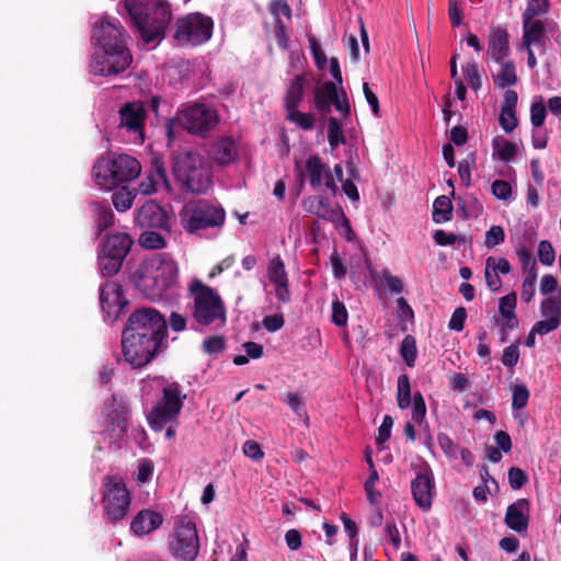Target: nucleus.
<instances>
[{
	"label": "nucleus",
	"instance_id": "37",
	"mask_svg": "<svg viewBox=\"0 0 561 561\" xmlns=\"http://www.w3.org/2000/svg\"><path fill=\"white\" fill-rule=\"evenodd\" d=\"M412 400L410 378L407 374H402L397 381V404L399 409L405 410L411 405Z\"/></svg>",
	"mask_w": 561,
	"mask_h": 561
},
{
	"label": "nucleus",
	"instance_id": "18",
	"mask_svg": "<svg viewBox=\"0 0 561 561\" xmlns=\"http://www.w3.org/2000/svg\"><path fill=\"white\" fill-rule=\"evenodd\" d=\"M411 491L415 504L424 512L430 511L435 494V481L430 467L417 472L411 482Z\"/></svg>",
	"mask_w": 561,
	"mask_h": 561
},
{
	"label": "nucleus",
	"instance_id": "60",
	"mask_svg": "<svg viewBox=\"0 0 561 561\" xmlns=\"http://www.w3.org/2000/svg\"><path fill=\"white\" fill-rule=\"evenodd\" d=\"M437 440L439 447L447 457L455 458L457 456L459 447L447 434L439 433L437 435Z\"/></svg>",
	"mask_w": 561,
	"mask_h": 561
},
{
	"label": "nucleus",
	"instance_id": "6",
	"mask_svg": "<svg viewBox=\"0 0 561 561\" xmlns=\"http://www.w3.org/2000/svg\"><path fill=\"white\" fill-rule=\"evenodd\" d=\"M179 216L181 227L188 234L221 228L226 221L224 207L206 198L188 201L182 206Z\"/></svg>",
	"mask_w": 561,
	"mask_h": 561
},
{
	"label": "nucleus",
	"instance_id": "45",
	"mask_svg": "<svg viewBox=\"0 0 561 561\" xmlns=\"http://www.w3.org/2000/svg\"><path fill=\"white\" fill-rule=\"evenodd\" d=\"M529 400V390L523 383H517L513 388L512 408L513 410L524 409Z\"/></svg>",
	"mask_w": 561,
	"mask_h": 561
},
{
	"label": "nucleus",
	"instance_id": "31",
	"mask_svg": "<svg viewBox=\"0 0 561 561\" xmlns=\"http://www.w3.org/2000/svg\"><path fill=\"white\" fill-rule=\"evenodd\" d=\"M302 207L307 213L318 216L319 218L331 220L333 210L324 196H308L302 201Z\"/></svg>",
	"mask_w": 561,
	"mask_h": 561
},
{
	"label": "nucleus",
	"instance_id": "53",
	"mask_svg": "<svg viewBox=\"0 0 561 561\" xmlns=\"http://www.w3.org/2000/svg\"><path fill=\"white\" fill-rule=\"evenodd\" d=\"M348 320V312L344 302L335 299L332 301V322L337 327L346 325Z\"/></svg>",
	"mask_w": 561,
	"mask_h": 561
},
{
	"label": "nucleus",
	"instance_id": "35",
	"mask_svg": "<svg viewBox=\"0 0 561 561\" xmlns=\"http://www.w3.org/2000/svg\"><path fill=\"white\" fill-rule=\"evenodd\" d=\"M453 217V203L446 195L435 198L433 204L432 218L436 224L447 222Z\"/></svg>",
	"mask_w": 561,
	"mask_h": 561
},
{
	"label": "nucleus",
	"instance_id": "40",
	"mask_svg": "<svg viewBox=\"0 0 561 561\" xmlns=\"http://www.w3.org/2000/svg\"><path fill=\"white\" fill-rule=\"evenodd\" d=\"M400 355L408 367L415 365L417 348L416 341L413 335H405L400 345Z\"/></svg>",
	"mask_w": 561,
	"mask_h": 561
},
{
	"label": "nucleus",
	"instance_id": "26",
	"mask_svg": "<svg viewBox=\"0 0 561 561\" xmlns=\"http://www.w3.org/2000/svg\"><path fill=\"white\" fill-rule=\"evenodd\" d=\"M489 54L495 62H502L508 56L510 35L504 27H493L488 38Z\"/></svg>",
	"mask_w": 561,
	"mask_h": 561
},
{
	"label": "nucleus",
	"instance_id": "43",
	"mask_svg": "<svg viewBox=\"0 0 561 561\" xmlns=\"http://www.w3.org/2000/svg\"><path fill=\"white\" fill-rule=\"evenodd\" d=\"M412 420L417 424H422L426 419V404L423 394L420 391H415L412 400Z\"/></svg>",
	"mask_w": 561,
	"mask_h": 561
},
{
	"label": "nucleus",
	"instance_id": "57",
	"mask_svg": "<svg viewBox=\"0 0 561 561\" xmlns=\"http://www.w3.org/2000/svg\"><path fill=\"white\" fill-rule=\"evenodd\" d=\"M499 123L505 133L511 134L518 125L516 111L501 110Z\"/></svg>",
	"mask_w": 561,
	"mask_h": 561
},
{
	"label": "nucleus",
	"instance_id": "48",
	"mask_svg": "<svg viewBox=\"0 0 561 561\" xmlns=\"http://www.w3.org/2000/svg\"><path fill=\"white\" fill-rule=\"evenodd\" d=\"M547 116V106L545 103L540 101H536L531 103L530 106V122L534 127L538 128L545 124V119Z\"/></svg>",
	"mask_w": 561,
	"mask_h": 561
},
{
	"label": "nucleus",
	"instance_id": "24",
	"mask_svg": "<svg viewBox=\"0 0 561 561\" xmlns=\"http://www.w3.org/2000/svg\"><path fill=\"white\" fill-rule=\"evenodd\" d=\"M159 187L170 190V183L167 176L163 162L154 158L152 160V168L147 176L140 182L139 191L145 195H151L158 191Z\"/></svg>",
	"mask_w": 561,
	"mask_h": 561
},
{
	"label": "nucleus",
	"instance_id": "19",
	"mask_svg": "<svg viewBox=\"0 0 561 561\" xmlns=\"http://www.w3.org/2000/svg\"><path fill=\"white\" fill-rule=\"evenodd\" d=\"M119 127L134 133L138 139H145L146 108L142 102L134 101L123 104L119 108Z\"/></svg>",
	"mask_w": 561,
	"mask_h": 561
},
{
	"label": "nucleus",
	"instance_id": "29",
	"mask_svg": "<svg viewBox=\"0 0 561 561\" xmlns=\"http://www.w3.org/2000/svg\"><path fill=\"white\" fill-rule=\"evenodd\" d=\"M548 31L541 20H523V45H545V34Z\"/></svg>",
	"mask_w": 561,
	"mask_h": 561
},
{
	"label": "nucleus",
	"instance_id": "47",
	"mask_svg": "<svg viewBox=\"0 0 561 561\" xmlns=\"http://www.w3.org/2000/svg\"><path fill=\"white\" fill-rule=\"evenodd\" d=\"M463 71L470 88L476 92L480 90L482 87V79L479 72L478 65L474 61H469L467 62Z\"/></svg>",
	"mask_w": 561,
	"mask_h": 561
},
{
	"label": "nucleus",
	"instance_id": "3",
	"mask_svg": "<svg viewBox=\"0 0 561 561\" xmlns=\"http://www.w3.org/2000/svg\"><path fill=\"white\" fill-rule=\"evenodd\" d=\"M176 277L175 262L159 254L145 260L133 275V280L144 297L156 300L175 283Z\"/></svg>",
	"mask_w": 561,
	"mask_h": 561
},
{
	"label": "nucleus",
	"instance_id": "36",
	"mask_svg": "<svg viewBox=\"0 0 561 561\" xmlns=\"http://www.w3.org/2000/svg\"><path fill=\"white\" fill-rule=\"evenodd\" d=\"M135 197V190H129L127 186H122L113 192L112 203L117 211H126L131 207Z\"/></svg>",
	"mask_w": 561,
	"mask_h": 561
},
{
	"label": "nucleus",
	"instance_id": "42",
	"mask_svg": "<svg viewBox=\"0 0 561 561\" xmlns=\"http://www.w3.org/2000/svg\"><path fill=\"white\" fill-rule=\"evenodd\" d=\"M549 8V0H530L523 12V20H537L536 18L546 14Z\"/></svg>",
	"mask_w": 561,
	"mask_h": 561
},
{
	"label": "nucleus",
	"instance_id": "61",
	"mask_svg": "<svg viewBox=\"0 0 561 561\" xmlns=\"http://www.w3.org/2000/svg\"><path fill=\"white\" fill-rule=\"evenodd\" d=\"M393 426V419L390 415H385L382 422L378 428V435L376 437V444L381 446L391 436V428Z\"/></svg>",
	"mask_w": 561,
	"mask_h": 561
},
{
	"label": "nucleus",
	"instance_id": "54",
	"mask_svg": "<svg viewBox=\"0 0 561 561\" xmlns=\"http://www.w3.org/2000/svg\"><path fill=\"white\" fill-rule=\"evenodd\" d=\"M461 202V209L463 210L465 217H479L483 213L482 204L474 197L469 196L465 201Z\"/></svg>",
	"mask_w": 561,
	"mask_h": 561
},
{
	"label": "nucleus",
	"instance_id": "50",
	"mask_svg": "<svg viewBox=\"0 0 561 561\" xmlns=\"http://www.w3.org/2000/svg\"><path fill=\"white\" fill-rule=\"evenodd\" d=\"M538 259L541 264L550 266L556 260V252L550 241L542 240L538 244Z\"/></svg>",
	"mask_w": 561,
	"mask_h": 561
},
{
	"label": "nucleus",
	"instance_id": "49",
	"mask_svg": "<svg viewBox=\"0 0 561 561\" xmlns=\"http://www.w3.org/2000/svg\"><path fill=\"white\" fill-rule=\"evenodd\" d=\"M505 240V231L502 226H491V228L485 232L484 244L488 249H492Z\"/></svg>",
	"mask_w": 561,
	"mask_h": 561
},
{
	"label": "nucleus",
	"instance_id": "39",
	"mask_svg": "<svg viewBox=\"0 0 561 561\" xmlns=\"http://www.w3.org/2000/svg\"><path fill=\"white\" fill-rule=\"evenodd\" d=\"M285 118L304 130H311L316 123V117L312 113H304L298 111V108L286 111Z\"/></svg>",
	"mask_w": 561,
	"mask_h": 561
},
{
	"label": "nucleus",
	"instance_id": "58",
	"mask_svg": "<svg viewBox=\"0 0 561 561\" xmlns=\"http://www.w3.org/2000/svg\"><path fill=\"white\" fill-rule=\"evenodd\" d=\"M491 193L497 199L506 201L512 195V186L507 181L495 180L491 185Z\"/></svg>",
	"mask_w": 561,
	"mask_h": 561
},
{
	"label": "nucleus",
	"instance_id": "5",
	"mask_svg": "<svg viewBox=\"0 0 561 561\" xmlns=\"http://www.w3.org/2000/svg\"><path fill=\"white\" fill-rule=\"evenodd\" d=\"M92 172L98 185L105 190H113L119 183L137 179L141 172V165L129 154L107 153L96 160Z\"/></svg>",
	"mask_w": 561,
	"mask_h": 561
},
{
	"label": "nucleus",
	"instance_id": "2",
	"mask_svg": "<svg viewBox=\"0 0 561 561\" xmlns=\"http://www.w3.org/2000/svg\"><path fill=\"white\" fill-rule=\"evenodd\" d=\"M131 26L147 44L162 38L171 22V5L167 0H124Z\"/></svg>",
	"mask_w": 561,
	"mask_h": 561
},
{
	"label": "nucleus",
	"instance_id": "41",
	"mask_svg": "<svg viewBox=\"0 0 561 561\" xmlns=\"http://www.w3.org/2000/svg\"><path fill=\"white\" fill-rule=\"evenodd\" d=\"M345 140L341 122L335 117H330L328 119V141L330 147L334 149L339 145L344 144Z\"/></svg>",
	"mask_w": 561,
	"mask_h": 561
},
{
	"label": "nucleus",
	"instance_id": "32",
	"mask_svg": "<svg viewBox=\"0 0 561 561\" xmlns=\"http://www.w3.org/2000/svg\"><path fill=\"white\" fill-rule=\"evenodd\" d=\"M90 206L94 213L96 234L100 236L106 228L113 225L114 213L108 205L100 202H92Z\"/></svg>",
	"mask_w": 561,
	"mask_h": 561
},
{
	"label": "nucleus",
	"instance_id": "28",
	"mask_svg": "<svg viewBox=\"0 0 561 561\" xmlns=\"http://www.w3.org/2000/svg\"><path fill=\"white\" fill-rule=\"evenodd\" d=\"M340 98V93L336 88V83L333 81H327L321 88L314 90L313 103L314 107L321 114H329L331 112V105Z\"/></svg>",
	"mask_w": 561,
	"mask_h": 561
},
{
	"label": "nucleus",
	"instance_id": "51",
	"mask_svg": "<svg viewBox=\"0 0 561 561\" xmlns=\"http://www.w3.org/2000/svg\"><path fill=\"white\" fill-rule=\"evenodd\" d=\"M381 280L391 294H401L404 289L402 280L388 268L381 271Z\"/></svg>",
	"mask_w": 561,
	"mask_h": 561
},
{
	"label": "nucleus",
	"instance_id": "62",
	"mask_svg": "<svg viewBox=\"0 0 561 561\" xmlns=\"http://www.w3.org/2000/svg\"><path fill=\"white\" fill-rule=\"evenodd\" d=\"M308 42L310 45L312 56L314 58L316 66L322 69L327 62V56L324 51L322 50L320 44L318 43L317 38L313 35H308Z\"/></svg>",
	"mask_w": 561,
	"mask_h": 561
},
{
	"label": "nucleus",
	"instance_id": "9",
	"mask_svg": "<svg viewBox=\"0 0 561 561\" xmlns=\"http://www.w3.org/2000/svg\"><path fill=\"white\" fill-rule=\"evenodd\" d=\"M103 511L111 523L125 518L131 503V495L119 476H105L102 480Z\"/></svg>",
	"mask_w": 561,
	"mask_h": 561
},
{
	"label": "nucleus",
	"instance_id": "34",
	"mask_svg": "<svg viewBox=\"0 0 561 561\" xmlns=\"http://www.w3.org/2000/svg\"><path fill=\"white\" fill-rule=\"evenodd\" d=\"M493 156H495L502 162H510L515 159L517 154L516 144L503 138L496 137L492 142Z\"/></svg>",
	"mask_w": 561,
	"mask_h": 561
},
{
	"label": "nucleus",
	"instance_id": "52",
	"mask_svg": "<svg viewBox=\"0 0 561 561\" xmlns=\"http://www.w3.org/2000/svg\"><path fill=\"white\" fill-rule=\"evenodd\" d=\"M517 305V295L515 291L510 293L500 298L499 301V311L501 316L504 318L506 316L515 314Z\"/></svg>",
	"mask_w": 561,
	"mask_h": 561
},
{
	"label": "nucleus",
	"instance_id": "64",
	"mask_svg": "<svg viewBox=\"0 0 561 561\" xmlns=\"http://www.w3.org/2000/svg\"><path fill=\"white\" fill-rule=\"evenodd\" d=\"M540 312H541V316L546 317V318H550V317H557V319L561 318V310L552 297H548L541 301Z\"/></svg>",
	"mask_w": 561,
	"mask_h": 561
},
{
	"label": "nucleus",
	"instance_id": "16",
	"mask_svg": "<svg viewBox=\"0 0 561 561\" xmlns=\"http://www.w3.org/2000/svg\"><path fill=\"white\" fill-rule=\"evenodd\" d=\"M135 222L142 229H160L171 232L173 218L171 214L154 201L146 202L136 210Z\"/></svg>",
	"mask_w": 561,
	"mask_h": 561
},
{
	"label": "nucleus",
	"instance_id": "22",
	"mask_svg": "<svg viewBox=\"0 0 561 561\" xmlns=\"http://www.w3.org/2000/svg\"><path fill=\"white\" fill-rule=\"evenodd\" d=\"M295 170L299 180V186L302 188L305 184V176L308 175L309 184L313 188H318L323 184V176L329 168L322 162L318 156H310L306 160L305 172L300 169L299 163L296 162Z\"/></svg>",
	"mask_w": 561,
	"mask_h": 561
},
{
	"label": "nucleus",
	"instance_id": "8",
	"mask_svg": "<svg viewBox=\"0 0 561 561\" xmlns=\"http://www.w3.org/2000/svg\"><path fill=\"white\" fill-rule=\"evenodd\" d=\"M164 339L123 330L122 350L125 360L134 368L146 366L161 351Z\"/></svg>",
	"mask_w": 561,
	"mask_h": 561
},
{
	"label": "nucleus",
	"instance_id": "23",
	"mask_svg": "<svg viewBox=\"0 0 561 561\" xmlns=\"http://www.w3.org/2000/svg\"><path fill=\"white\" fill-rule=\"evenodd\" d=\"M529 506L527 499H518L508 505L504 518L506 526L519 534L526 531L529 525Z\"/></svg>",
	"mask_w": 561,
	"mask_h": 561
},
{
	"label": "nucleus",
	"instance_id": "33",
	"mask_svg": "<svg viewBox=\"0 0 561 561\" xmlns=\"http://www.w3.org/2000/svg\"><path fill=\"white\" fill-rule=\"evenodd\" d=\"M500 64V69L497 70L496 73L493 75L494 85L500 89H504L516 84L517 75L514 62L512 60H503Z\"/></svg>",
	"mask_w": 561,
	"mask_h": 561
},
{
	"label": "nucleus",
	"instance_id": "20",
	"mask_svg": "<svg viewBox=\"0 0 561 561\" xmlns=\"http://www.w3.org/2000/svg\"><path fill=\"white\" fill-rule=\"evenodd\" d=\"M267 276L271 283L275 285L276 298L287 304L290 301L289 279L285 270L284 261L279 255L270 260L267 266Z\"/></svg>",
	"mask_w": 561,
	"mask_h": 561
},
{
	"label": "nucleus",
	"instance_id": "56",
	"mask_svg": "<svg viewBox=\"0 0 561 561\" xmlns=\"http://www.w3.org/2000/svg\"><path fill=\"white\" fill-rule=\"evenodd\" d=\"M561 320L557 319V317H550L546 320H540L534 324L533 333H537L540 335L548 334L554 331L560 325Z\"/></svg>",
	"mask_w": 561,
	"mask_h": 561
},
{
	"label": "nucleus",
	"instance_id": "11",
	"mask_svg": "<svg viewBox=\"0 0 561 561\" xmlns=\"http://www.w3.org/2000/svg\"><path fill=\"white\" fill-rule=\"evenodd\" d=\"M133 239L126 232L107 234L101 244L99 266L104 276H114L122 268L123 262L129 253Z\"/></svg>",
	"mask_w": 561,
	"mask_h": 561
},
{
	"label": "nucleus",
	"instance_id": "4",
	"mask_svg": "<svg viewBox=\"0 0 561 561\" xmlns=\"http://www.w3.org/2000/svg\"><path fill=\"white\" fill-rule=\"evenodd\" d=\"M173 175L186 193L205 194L213 185L211 172L201 154L179 152L173 158Z\"/></svg>",
	"mask_w": 561,
	"mask_h": 561
},
{
	"label": "nucleus",
	"instance_id": "12",
	"mask_svg": "<svg viewBox=\"0 0 561 561\" xmlns=\"http://www.w3.org/2000/svg\"><path fill=\"white\" fill-rule=\"evenodd\" d=\"M199 537L196 524L187 515L178 518L170 549L175 558L194 561L199 552Z\"/></svg>",
	"mask_w": 561,
	"mask_h": 561
},
{
	"label": "nucleus",
	"instance_id": "15",
	"mask_svg": "<svg viewBox=\"0 0 561 561\" xmlns=\"http://www.w3.org/2000/svg\"><path fill=\"white\" fill-rule=\"evenodd\" d=\"M124 331L167 337L168 324L164 316L158 310L141 308L129 316Z\"/></svg>",
	"mask_w": 561,
	"mask_h": 561
},
{
	"label": "nucleus",
	"instance_id": "63",
	"mask_svg": "<svg viewBox=\"0 0 561 561\" xmlns=\"http://www.w3.org/2000/svg\"><path fill=\"white\" fill-rule=\"evenodd\" d=\"M467 318V311L463 307H458L451 314V318L448 322V328L453 331L460 332L463 330L465 321Z\"/></svg>",
	"mask_w": 561,
	"mask_h": 561
},
{
	"label": "nucleus",
	"instance_id": "7",
	"mask_svg": "<svg viewBox=\"0 0 561 561\" xmlns=\"http://www.w3.org/2000/svg\"><path fill=\"white\" fill-rule=\"evenodd\" d=\"M190 293L194 300L193 317L201 325H210L217 320L226 322V308L222 299L214 288L195 278L190 284Z\"/></svg>",
	"mask_w": 561,
	"mask_h": 561
},
{
	"label": "nucleus",
	"instance_id": "25",
	"mask_svg": "<svg viewBox=\"0 0 561 561\" xmlns=\"http://www.w3.org/2000/svg\"><path fill=\"white\" fill-rule=\"evenodd\" d=\"M163 523V517L160 513L151 510H141L133 518L130 523V530L136 536H145L158 529Z\"/></svg>",
	"mask_w": 561,
	"mask_h": 561
},
{
	"label": "nucleus",
	"instance_id": "17",
	"mask_svg": "<svg viewBox=\"0 0 561 561\" xmlns=\"http://www.w3.org/2000/svg\"><path fill=\"white\" fill-rule=\"evenodd\" d=\"M103 414L106 422L105 432L113 439H119L124 436L128 428L130 413L123 401L112 397L104 404Z\"/></svg>",
	"mask_w": 561,
	"mask_h": 561
},
{
	"label": "nucleus",
	"instance_id": "14",
	"mask_svg": "<svg viewBox=\"0 0 561 561\" xmlns=\"http://www.w3.org/2000/svg\"><path fill=\"white\" fill-rule=\"evenodd\" d=\"M179 126L188 133L205 137L219 123L216 110L205 104H193L178 113Z\"/></svg>",
	"mask_w": 561,
	"mask_h": 561
},
{
	"label": "nucleus",
	"instance_id": "30",
	"mask_svg": "<svg viewBox=\"0 0 561 561\" xmlns=\"http://www.w3.org/2000/svg\"><path fill=\"white\" fill-rule=\"evenodd\" d=\"M238 157V149L234 140L230 137H225L218 140L213 150V158L217 164L228 165L233 162Z\"/></svg>",
	"mask_w": 561,
	"mask_h": 561
},
{
	"label": "nucleus",
	"instance_id": "59",
	"mask_svg": "<svg viewBox=\"0 0 561 561\" xmlns=\"http://www.w3.org/2000/svg\"><path fill=\"white\" fill-rule=\"evenodd\" d=\"M519 359L518 343H513L503 350L501 362L506 367H514Z\"/></svg>",
	"mask_w": 561,
	"mask_h": 561
},
{
	"label": "nucleus",
	"instance_id": "27",
	"mask_svg": "<svg viewBox=\"0 0 561 561\" xmlns=\"http://www.w3.org/2000/svg\"><path fill=\"white\" fill-rule=\"evenodd\" d=\"M308 84V77L306 73L297 75L290 80L285 95H284V108L290 111L298 108L305 98V89Z\"/></svg>",
	"mask_w": 561,
	"mask_h": 561
},
{
	"label": "nucleus",
	"instance_id": "21",
	"mask_svg": "<svg viewBox=\"0 0 561 561\" xmlns=\"http://www.w3.org/2000/svg\"><path fill=\"white\" fill-rule=\"evenodd\" d=\"M127 304L122 286L113 280L106 282L100 288V305L110 317H117L122 308Z\"/></svg>",
	"mask_w": 561,
	"mask_h": 561
},
{
	"label": "nucleus",
	"instance_id": "46",
	"mask_svg": "<svg viewBox=\"0 0 561 561\" xmlns=\"http://www.w3.org/2000/svg\"><path fill=\"white\" fill-rule=\"evenodd\" d=\"M226 347V340L222 335H213L204 340L202 348L208 355H218Z\"/></svg>",
	"mask_w": 561,
	"mask_h": 561
},
{
	"label": "nucleus",
	"instance_id": "10",
	"mask_svg": "<svg viewBox=\"0 0 561 561\" xmlns=\"http://www.w3.org/2000/svg\"><path fill=\"white\" fill-rule=\"evenodd\" d=\"M186 394L182 393L181 386L172 382L162 390V398L157 401L147 420L150 428L154 432L162 431L168 423L178 420L183 408Z\"/></svg>",
	"mask_w": 561,
	"mask_h": 561
},
{
	"label": "nucleus",
	"instance_id": "44",
	"mask_svg": "<svg viewBox=\"0 0 561 561\" xmlns=\"http://www.w3.org/2000/svg\"><path fill=\"white\" fill-rule=\"evenodd\" d=\"M494 257L489 256L485 261V271H484V277L488 287L491 291H499L502 287V279L499 276V273L495 272L491 266H493Z\"/></svg>",
	"mask_w": 561,
	"mask_h": 561
},
{
	"label": "nucleus",
	"instance_id": "55",
	"mask_svg": "<svg viewBox=\"0 0 561 561\" xmlns=\"http://www.w3.org/2000/svg\"><path fill=\"white\" fill-rule=\"evenodd\" d=\"M528 481L527 473L518 467L508 470V483L513 490L522 489Z\"/></svg>",
	"mask_w": 561,
	"mask_h": 561
},
{
	"label": "nucleus",
	"instance_id": "1",
	"mask_svg": "<svg viewBox=\"0 0 561 561\" xmlns=\"http://www.w3.org/2000/svg\"><path fill=\"white\" fill-rule=\"evenodd\" d=\"M93 38L101 48V51L92 56L90 68L93 75L116 76L130 66L133 56L127 47L126 33L118 20H101L93 28Z\"/></svg>",
	"mask_w": 561,
	"mask_h": 561
},
{
	"label": "nucleus",
	"instance_id": "13",
	"mask_svg": "<svg viewBox=\"0 0 561 561\" xmlns=\"http://www.w3.org/2000/svg\"><path fill=\"white\" fill-rule=\"evenodd\" d=\"M214 22L199 12L187 14L176 22L174 38L182 45L197 46L210 39Z\"/></svg>",
	"mask_w": 561,
	"mask_h": 561
},
{
	"label": "nucleus",
	"instance_id": "38",
	"mask_svg": "<svg viewBox=\"0 0 561 561\" xmlns=\"http://www.w3.org/2000/svg\"><path fill=\"white\" fill-rule=\"evenodd\" d=\"M139 245L148 250H160L167 247L163 236L151 229H147L138 238Z\"/></svg>",
	"mask_w": 561,
	"mask_h": 561
}]
</instances>
